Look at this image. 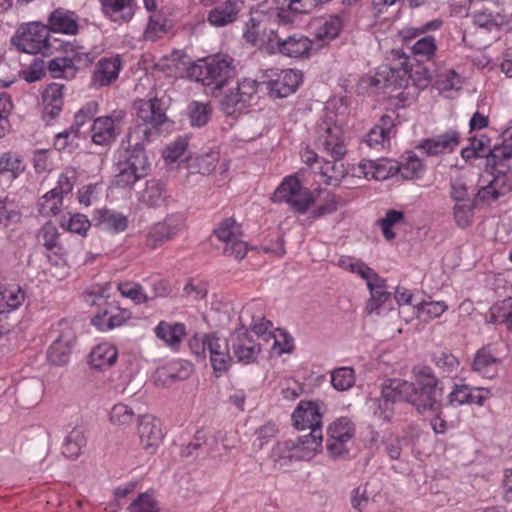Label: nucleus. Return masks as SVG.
Returning a JSON list of instances; mask_svg holds the SVG:
<instances>
[{
	"instance_id": "1",
	"label": "nucleus",
	"mask_w": 512,
	"mask_h": 512,
	"mask_svg": "<svg viewBox=\"0 0 512 512\" xmlns=\"http://www.w3.org/2000/svg\"><path fill=\"white\" fill-rule=\"evenodd\" d=\"M135 109L143 124L127 134L128 148L124 159L117 163V173L113 179V185L122 189L133 188L138 180L148 175L150 164L143 145L150 135L147 125L158 128L167 121L165 102L160 98L139 100L135 103Z\"/></svg>"
},
{
	"instance_id": "2",
	"label": "nucleus",
	"mask_w": 512,
	"mask_h": 512,
	"mask_svg": "<svg viewBox=\"0 0 512 512\" xmlns=\"http://www.w3.org/2000/svg\"><path fill=\"white\" fill-rule=\"evenodd\" d=\"M414 380L404 381L391 379L383 385L381 397L383 398L384 411L379 417L389 420L391 417L390 405L397 401H404L413 405L423 414L437 412L442 406L443 386L429 366H416L413 368Z\"/></svg>"
},
{
	"instance_id": "3",
	"label": "nucleus",
	"mask_w": 512,
	"mask_h": 512,
	"mask_svg": "<svg viewBox=\"0 0 512 512\" xmlns=\"http://www.w3.org/2000/svg\"><path fill=\"white\" fill-rule=\"evenodd\" d=\"M492 180L481 187L476 201L492 202L512 191V143L496 144L489 150Z\"/></svg>"
},
{
	"instance_id": "4",
	"label": "nucleus",
	"mask_w": 512,
	"mask_h": 512,
	"mask_svg": "<svg viewBox=\"0 0 512 512\" xmlns=\"http://www.w3.org/2000/svg\"><path fill=\"white\" fill-rule=\"evenodd\" d=\"M234 59L228 55H214L191 66L189 74L213 93L221 91L236 76Z\"/></svg>"
},
{
	"instance_id": "5",
	"label": "nucleus",
	"mask_w": 512,
	"mask_h": 512,
	"mask_svg": "<svg viewBox=\"0 0 512 512\" xmlns=\"http://www.w3.org/2000/svg\"><path fill=\"white\" fill-rule=\"evenodd\" d=\"M265 50L269 54H280L286 57L303 59L311 54L313 42L300 33L283 36L276 29L264 33Z\"/></svg>"
},
{
	"instance_id": "6",
	"label": "nucleus",
	"mask_w": 512,
	"mask_h": 512,
	"mask_svg": "<svg viewBox=\"0 0 512 512\" xmlns=\"http://www.w3.org/2000/svg\"><path fill=\"white\" fill-rule=\"evenodd\" d=\"M322 447L315 438L306 440L302 437L278 442L272 449L271 457L279 469H286L292 462L310 460Z\"/></svg>"
},
{
	"instance_id": "7",
	"label": "nucleus",
	"mask_w": 512,
	"mask_h": 512,
	"mask_svg": "<svg viewBox=\"0 0 512 512\" xmlns=\"http://www.w3.org/2000/svg\"><path fill=\"white\" fill-rule=\"evenodd\" d=\"M259 82L243 78L220 101V110L228 117H237L247 111L257 99Z\"/></svg>"
},
{
	"instance_id": "8",
	"label": "nucleus",
	"mask_w": 512,
	"mask_h": 512,
	"mask_svg": "<svg viewBox=\"0 0 512 512\" xmlns=\"http://www.w3.org/2000/svg\"><path fill=\"white\" fill-rule=\"evenodd\" d=\"M324 403L322 401H305L302 400L298 403L294 412L292 413L293 425L298 430H307L308 434L302 435L301 437L310 440L312 437L319 442V446L322 447L323 432H322V408Z\"/></svg>"
},
{
	"instance_id": "9",
	"label": "nucleus",
	"mask_w": 512,
	"mask_h": 512,
	"mask_svg": "<svg viewBox=\"0 0 512 512\" xmlns=\"http://www.w3.org/2000/svg\"><path fill=\"white\" fill-rule=\"evenodd\" d=\"M273 202H286L290 208L299 214H304L314 204L312 192L303 187L297 176H287L273 193Z\"/></svg>"
},
{
	"instance_id": "10",
	"label": "nucleus",
	"mask_w": 512,
	"mask_h": 512,
	"mask_svg": "<svg viewBox=\"0 0 512 512\" xmlns=\"http://www.w3.org/2000/svg\"><path fill=\"white\" fill-rule=\"evenodd\" d=\"M244 314L249 316L250 312L245 308L240 312V327L234 330L229 341L231 342L233 354L237 361L244 365H249L258 362L259 355L262 352V344L246 329L243 318Z\"/></svg>"
},
{
	"instance_id": "11",
	"label": "nucleus",
	"mask_w": 512,
	"mask_h": 512,
	"mask_svg": "<svg viewBox=\"0 0 512 512\" xmlns=\"http://www.w3.org/2000/svg\"><path fill=\"white\" fill-rule=\"evenodd\" d=\"M316 145L334 160H342L346 154L343 131L332 115L326 114L316 128Z\"/></svg>"
},
{
	"instance_id": "12",
	"label": "nucleus",
	"mask_w": 512,
	"mask_h": 512,
	"mask_svg": "<svg viewBox=\"0 0 512 512\" xmlns=\"http://www.w3.org/2000/svg\"><path fill=\"white\" fill-rule=\"evenodd\" d=\"M12 43L19 51L27 54H47L52 47L49 42V29L39 23H29L22 27L16 36L12 38Z\"/></svg>"
},
{
	"instance_id": "13",
	"label": "nucleus",
	"mask_w": 512,
	"mask_h": 512,
	"mask_svg": "<svg viewBox=\"0 0 512 512\" xmlns=\"http://www.w3.org/2000/svg\"><path fill=\"white\" fill-rule=\"evenodd\" d=\"M217 239L224 243L223 254L226 257L242 260L247 253V244L243 241L242 230L234 218L223 219L213 230Z\"/></svg>"
},
{
	"instance_id": "14",
	"label": "nucleus",
	"mask_w": 512,
	"mask_h": 512,
	"mask_svg": "<svg viewBox=\"0 0 512 512\" xmlns=\"http://www.w3.org/2000/svg\"><path fill=\"white\" fill-rule=\"evenodd\" d=\"M354 424L349 418L341 417L335 420L327 429L326 448L330 457L343 458L349 449L347 443L354 437Z\"/></svg>"
},
{
	"instance_id": "15",
	"label": "nucleus",
	"mask_w": 512,
	"mask_h": 512,
	"mask_svg": "<svg viewBox=\"0 0 512 512\" xmlns=\"http://www.w3.org/2000/svg\"><path fill=\"white\" fill-rule=\"evenodd\" d=\"M203 351L209 352L210 362L216 376L227 372L232 363L229 352V341L218 337L215 333L206 334L202 340Z\"/></svg>"
},
{
	"instance_id": "16",
	"label": "nucleus",
	"mask_w": 512,
	"mask_h": 512,
	"mask_svg": "<svg viewBox=\"0 0 512 512\" xmlns=\"http://www.w3.org/2000/svg\"><path fill=\"white\" fill-rule=\"evenodd\" d=\"M410 82L409 62L407 59L399 68L384 66L377 72L372 80V85L384 90L394 92L406 88Z\"/></svg>"
},
{
	"instance_id": "17",
	"label": "nucleus",
	"mask_w": 512,
	"mask_h": 512,
	"mask_svg": "<svg viewBox=\"0 0 512 512\" xmlns=\"http://www.w3.org/2000/svg\"><path fill=\"white\" fill-rule=\"evenodd\" d=\"M38 242L46 249L48 260L54 265L65 262L67 249L60 241V233L57 227L51 223H45L37 233Z\"/></svg>"
},
{
	"instance_id": "18",
	"label": "nucleus",
	"mask_w": 512,
	"mask_h": 512,
	"mask_svg": "<svg viewBox=\"0 0 512 512\" xmlns=\"http://www.w3.org/2000/svg\"><path fill=\"white\" fill-rule=\"evenodd\" d=\"M123 62L119 55L101 58L95 65L90 87L100 89L113 84L119 77Z\"/></svg>"
},
{
	"instance_id": "19",
	"label": "nucleus",
	"mask_w": 512,
	"mask_h": 512,
	"mask_svg": "<svg viewBox=\"0 0 512 512\" xmlns=\"http://www.w3.org/2000/svg\"><path fill=\"white\" fill-rule=\"evenodd\" d=\"M124 112H114L112 116L98 117L91 125V138L97 145H108L119 134V125L124 118Z\"/></svg>"
},
{
	"instance_id": "20",
	"label": "nucleus",
	"mask_w": 512,
	"mask_h": 512,
	"mask_svg": "<svg viewBox=\"0 0 512 512\" xmlns=\"http://www.w3.org/2000/svg\"><path fill=\"white\" fill-rule=\"evenodd\" d=\"M302 81V74L293 69L282 70L274 79L263 82L270 97L281 99L294 93Z\"/></svg>"
},
{
	"instance_id": "21",
	"label": "nucleus",
	"mask_w": 512,
	"mask_h": 512,
	"mask_svg": "<svg viewBox=\"0 0 512 512\" xmlns=\"http://www.w3.org/2000/svg\"><path fill=\"white\" fill-rule=\"evenodd\" d=\"M506 17L504 8L493 2H488L472 12L474 24L490 31L494 29L506 31Z\"/></svg>"
},
{
	"instance_id": "22",
	"label": "nucleus",
	"mask_w": 512,
	"mask_h": 512,
	"mask_svg": "<svg viewBox=\"0 0 512 512\" xmlns=\"http://www.w3.org/2000/svg\"><path fill=\"white\" fill-rule=\"evenodd\" d=\"M460 145V133L457 130L450 129L442 134L421 141L418 146L428 156H438L452 153Z\"/></svg>"
},
{
	"instance_id": "23",
	"label": "nucleus",
	"mask_w": 512,
	"mask_h": 512,
	"mask_svg": "<svg viewBox=\"0 0 512 512\" xmlns=\"http://www.w3.org/2000/svg\"><path fill=\"white\" fill-rule=\"evenodd\" d=\"M138 434L143 449L153 454L163 439V432L159 420L146 414L139 417Z\"/></svg>"
},
{
	"instance_id": "24",
	"label": "nucleus",
	"mask_w": 512,
	"mask_h": 512,
	"mask_svg": "<svg viewBox=\"0 0 512 512\" xmlns=\"http://www.w3.org/2000/svg\"><path fill=\"white\" fill-rule=\"evenodd\" d=\"M240 10L238 0H226L208 13L207 20L214 27H224L237 20Z\"/></svg>"
},
{
	"instance_id": "25",
	"label": "nucleus",
	"mask_w": 512,
	"mask_h": 512,
	"mask_svg": "<svg viewBox=\"0 0 512 512\" xmlns=\"http://www.w3.org/2000/svg\"><path fill=\"white\" fill-rule=\"evenodd\" d=\"M500 364L501 360L492 353L491 346L487 345L476 352L472 368L483 377L491 379L497 374Z\"/></svg>"
},
{
	"instance_id": "26",
	"label": "nucleus",
	"mask_w": 512,
	"mask_h": 512,
	"mask_svg": "<svg viewBox=\"0 0 512 512\" xmlns=\"http://www.w3.org/2000/svg\"><path fill=\"white\" fill-rule=\"evenodd\" d=\"M482 388H471L468 385H455L448 395V404L459 406L463 404H477L483 406L487 396L482 394Z\"/></svg>"
},
{
	"instance_id": "27",
	"label": "nucleus",
	"mask_w": 512,
	"mask_h": 512,
	"mask_svg": "<svg viewBox=\"0 0 512 512\" xmlns=\"http://www.w3.org/2000/svg\"><path fill=\"white\" fill-rule=\"evenodd\" d=\"M358 169L365 178H373L375 180H385L398 174L397 163L387 160L362 161L360 162Z\"/></svg>"
},
{
	"instance_id": "28",
	"label": "nucleus",
	"mask_w": 512,
	"mask_h": 512,
	"mask_svg": "<svg viewBox=\"0 0 512 512\" xmlns=\"http://www.w3.org/2000/svg\"><path fill=\"white\" fill-rule=\"evenodd\" d=\"M65 86L59 83L49 84L43 92L44 117L55 119L63 107V90Z\"/></svg>"
},
{
	"instance_id": "29",
	"label": "nucleus",
	"mask_w": 512,
	"mask_h": 512,
	"mask_svg": "<svg viewBox=\"0 0 512 512\" xmlns=\"http://www.w3.org/2000/svg\"><path fill=\"white\" fill-rule=\"evenodd\" d=\"M49 26L52 32L63 34H76L78 31L77 16L64 9H56L49 17Z\"/></svg>"
},
{
	"instance_id": "30",
	"label": "nucleus",
	"mask_w": 512,
	"mask_h": 512,
	"mask_svg": "<svg viewBox=\"0 0 512 512\" xmlns=\"http://www.w3.org/2000/svg\"><path fill=\"white\" fill-rule=\"evenodd\" d=\"M74 340L72 334L60 335L49 347L47 358L53 365L61 366L68 362L71 352V344Z\"/></svg>"
},
{
	"instance_id": "31",
	"label": "nucleus",
	"mask_w": 512,
	"mask_h": 512,
	"mask_svg": "<svg viewBox=\"0 0 512 512\" xmlns=\"http://www.w3.org/2000/svg\"><path fill=\"white\" fill-rule=\"evenodd\" d=\"M103 12L112 21L128 22L133 14L132 0H99Z\"/></svg>"
},
{
	"instance_id": "32",
	"label": "nucleus",
	"mask_w": 512,
	"mask_h": 512,
	"mask_svg": "<svg viewBox=\"0 0 512 512\" xmlns=\"http://www.w3.org/2000/svg\"><path fill=\"white\" fill-rule=\"evenodd\" d=\"M140 203L149 208H159L166 202L165 184L160 180H149L139 197Z\"/></svg>"
},
{
	"instance_id": "33",
	"label": "nucleus",
	"mask_w": 512,
	"mask_h": 512,
	"mask_svg": "<svg viewBox=\"0 0 512 512\" xmlns=\"http://www.w3.org/2000/svg\"><path fill=\"white\" fill-rule=\"evenodd\" d=\"M117 349L109 343L97 345L89 354V363L95 369L111 367L117 361Z\"/></svg>"
},
{
	"instance_id": "34",
	"label": "nucleus",
	"mask_w": 512,
	"mask_h": 512,
	"mask_svg": "<svg viewBox=\"0 0 512 512\" xmlns=\"http://www.w3.org/2000/svg\"><path fill=\"white\" fill-rule=\"evenodd\" d=\"M130 318V312L126 309L114 307L111 310H104L96 314L92 319V324L100 329H112L121 326Z\"/></svg>"
},
{
	"instance_id": "35",
	"label": "nucleus",
	"mask_w": 512,
	"mask_h": 512,
	"mask_svg": "<svg viewBox=\"0 0 512 512\" xmlns=\"http://www.w3.org/2000/svg\"><path fill=\"white\" fill-rule=\"evenodd\" d=\"M395 128L394 120L389 115H383L378 124H376L366 136V142L370 147L382 145L388 141Z\"/></svg>"
},
{
	"instance_id": "36",
	"label": "nucleus",
	"mask_w": 512,
	"mask_h": 512,
	"mask_svg": "<svg viewBox=\"0 0 512 512\" xmlns=\"http://www.w3.org/2000/svg\"><path fill=\"white\" fill-rule=\"evenodd\" d=\"M219 158L220 156L217 151H209L194 157L189 156L187 158L188 167L193 173L207 175L215 170L217 163L219 162Z\"/></svg>"
},
{
	"instance_id": "37",
	"label": "nucleus",
	"mask_w": 512,
	"mask_h": 512,
	"mask_svg": "<svg viewBox=\"0 0 512 512\" xmlns=\"http://www.w3.org/2000/svg\"><path fill=\"white\" fill-rule=\"evenodd\" d=\"M156 336L167 345L174 347L178 345L186 335L185 326L181 323L168 324L161 321L155 328Z\"/></svg>"
},
{
	"instance_id": "38",
	"label": "nucleus",
	"mask_w": 512,
	"mask_h": 512,
	"mask_svg": "<svg viewBox=\"0 0 512 512\" xmlns=\"http://www.w3.org/2000/svg\"><path fill=\"white\" fill-rule=\"evenodd\" d=\"M26 169L21 155L14 152H5L0 156V175H7L10 179L18 178Z\"/></svg>"
},
{
	"instance_id": "39",
	"label": "nucleus",
	"mask_w": 512,
	"mask_h": 512,
	"mask_svg": "<svg viewBox=\"0 0 512 512\" xmlns=\"http://www.w3.org/2000/svg\"><path fill=\"white\" fill-rule=\"evenodd\" d=\"M192 371L191 366H181L176 369L172 366L162 367L156 370L154 374L155 384L158 386H167L176 381H182L189 377Z\"/></svg>"
},
{
	"instance_id": "40",
	"label": "nucleus",
	"mask_w": 512,
	"mask_h": 512,
	"mask_svg": "<svg viewBox=\"0 0 512 512\" xmlns=\"http://www.w3.org/2000/svg\"><path fill=\"white\" fill-rule=\"evenodd\" d=\"M86 444L85 432L80 428H74L65 438L62 453L67 458L76 459L82 453Z\"/></svg>"
},
{
	"instance_id": "41",
	"label": "nucleus",
	"mask_w": 512,
	"mask_h": 512,
	"mask_svg": "<svg viewBox=\"0 0 512 512\" xmlns=\"http://www.w3.org/2000/svg\"><path fill=\"white\" fill-rule=\"evenodd\" d=\"M24 299L25 293L20 287H0V315L17 309Z\"/></svg>"
},
{
	"instance_id": "42",
	"label": "nucleus",
	"mask_w": 512,
	"mask_h": 512,
	"mask_svg": "<svg viewBox=\"0 0 512 512\" xmlns=\"http://www.w3.org/2000/svg\"><path fill=\"white\" fill-rule=\"evenodd\" d=\"M97 219L99 224L114 233L123 232L128 227L127 217L116 211L108 209L100 210Z\"/></svg>"
},
{
	"instance_id": "43",
	"label": "nucleus",
	"mask_w": 512,
	"mask_h": 512,
	"mask_svg": "<svg viewBox=\"0 0 512 512\" xmlns=\"http://www.w3.org/2000/svg\"><path fill=\"white\" fill-rule=\"evenodd\" d=\"M488 141L485 136L479 139L476 137L470 138V144L461 150V157L466 161L486 157L487 165H489V150H493V148L487 146L486 142Z\"/></svg>"
},
{
	"instance_id": "44",
	"label": "nucleus",
	"mask_w": 512,
	"mask_h": 512,
	"mask_svg": "<svg viewBox=\"0 0 512 512\" xmlns=\"http://www.w3.org/2000/svg\"><path fill=\"white\" fill-rule=\"evenodd\" d=\"M55 191L56 190H50L39 199L37 206L40 215L51 217L60 213L63 198Z\"/></svg>"
},
{
	"instance_id": "45",
	"label": "nucleus",
	"mask_w": 512,
	"mask_h": 512,
	"mask_svg": "<svg viewBox=\"0 0 512 512\" xmlns=\"http://www.w3.org/2000/svg\"><path fill=\"white\" fill-rule=\"evenodd\" d=\"M47 70L53 78H64L67 80L74 79L77 75L75 67L71 60L63 57H55L47 64Z\"/></svg>"
},
{
	"instance_id": "46",
	"label": "nucleus",
	"mask_w": 512,
	"mask_h": 512,
	"mask_svg": "<svg viewBox=\"0 0 512 512\" xmlns=\"http://www.w3.org/2000/svg\"><path fill=\"white\" fill-rule=\"evenodd\" d=\"M337 161L334 159L333 161L325 160L319 169V173L325 178L324 183L326 185L338 187L346 175L344 165L337 164Z\"/></svg>"
},
{
	"instance_id": "47",
	"label": "nucleus",
	"mask_w": 512,
	"mask_h": 512,
	"mask_svg": "<svg viewBox=\"0 0 512 512\" xmlns=\"http://www.w3.org/2000/svg\"><path fill=\"white\" fill-rule=\"evenodd\" d=\"M212 108L209 103L192 101L188 106L190 124L193 127L205 126L211 117Z\"/></svg>"
},
{
	"instance_id": "48",
	"label": "nucleus",
	"mask_w": 512,
	"mask_h": 512,
	"mask_svg": "<svg viewBox=\"0 0 512 512\" xmlns=\"http://www.w3.org/2000/svg\"><path fill=\"white\" fill-rule=\"evenodd\" d=\"M271 28L263 27L261 20L251 17L246 23L245 30L243 32V38L247 43L252 45H261L265 48L263 41L264 33H269Z\"/></svg>"
},
{
	"instance_id": "49",
	"label": "nucleus",
	"mask_w": 512,
	"mask_h": 512,
	"mask_svg": "<svg viewBox=\"0 0 512 512\" xmlns=\"http://www.w3.org/2000/svg\"><path fill=\"white\" fill-rule=\"evenodd\" d=\"M355 371L352 367H338L331 372V384L338 391H346L355 384Z\"/></svg>"
},
{
	"instance_id": "50",
	"label": "nucleus",
	"mask_w": 512,
	"mask_h": 512,
	"mask_svg": "<svg viewBox=\"0 0 512 512\" xmlns=\"http://www.w3.org/2000/svg\"><path fill=\"white\" fill-rule=\"evenodd\" d=\"M204 445L209 447L208 455L212 456L213 446L217 445V440L214 438L208 441L206 434L202 430H199L195 433L193 441L181 450V456L185 458L197 457L198 450Z\"/></svg>"
},
{
	"instance_id": "51",
	"label": "nucleus",
	"mask_w": 512,
	"mask_h": 512,
	"mask_svg": "<svg viewBox=\"0 0 512 512\" xmlns=\"http://www.w3.org/2000/svg\"><path fill=\"white\" fill-rule=\"evenodd\" d=\"M404 219L405 215L402 211L390 209L386 212L385 217L377 221V225L381 228L384 238L390 241L396 236L392 231V228L397 224L404 222Z\"/></svg>"
},
{
	"instance_id": "52",
	"label": "nucleus",
	"mask_w": 512,
	"mask_h": 512,
	"mask_svg": "<svg viewBox=\"0 0 512 512\" xmlns=\"http://www.w3.org/2000/svg\"><path fill=\"white\" fill-rule=\"evenodd\" d=\"M437 50L435 38L431 35H425L418 39L412 46L414 56L418 60H430Z\"/></svg>"
},
{
	"instance_id": "53",
	"label": "nucleus",
	"mask_w": 512,
	"mask_h": 512,
	"mask_svg": "<svg viewBox=\"0 0 512 512\" xmlns=\"http://www.w3.org/2000/svg\"><path fill=\"white\" fill-rule=\"evenodd\" d=\"M397 170L398 174H400L403 179L411 180L418 178L422 174L424 164L417 156L412 155L409 156L401 165L397 163Z\"/></svg>"
},
{
	"instance_id": "54",
	"label": "nucleus",
	"mask_w": 512,
	"mask_h": 512,
	"mask_svg": "<svg viewBox=\"0 0 512 512\" xmlns=\"http://www.w3.org/2000/svg\"><path fill=\"white\" fill-rule=\"evenodd\" d=\"M268 337L273 340L272 350L277 355L290 353L293 350V338L283 329H276L269 332Z\"/></svg>"
},
{
	"instance_id": "55",
	"label": "nucleus",
	"mask_w": 512,
	"mask_h": 512,
	"mask_svg": "<svg viewBox=\"0 0 512 512\" xmlns=\"http://www.w3.org/2000/svg\"><path fill=\"white\" fill-rule=\"evenodd\" d=\"M129 512H159V504L150 492H144L128 506Z\"/></svg>"
},
{
	"instance_id": "56",
	"label": "nucleus",
	"mask_w": 512,
	"mask_h": 512,
	"mask_svg": "<svg viewBox=\"0 0 512 512\" xmlns=\"http://www.w3.org/2000/svg\"><path fill=\"white\" fill-rule=\"evenodd\" d=\"M118 290L122 296L127 297L134 301L136 304H143L149 301L148 294L143 290V287L134 282H123L118 284Z\"/></svg>"
},
{
	"instance_id": "57",
	"label": "nucleus",
	"mask_w": 512,
	"mask_h": 512,
	"mask_svg": "<svg viewBox=\"0 0 512 512\" xmlns=\"http://www.w3.org/2000/svg\"><path fill=\"white\" fill-rule=\"evenodd\" d=\"M135 413L126 404L117 403L110 411V421L116 426H128L133 422Z\"/></svg>"
},
{
	"instance_id": "58",
	"label": "nucleus",
	"mask_w": 512,
	"mask_h": 512,
	"mask_svg": "<svg viewBox=\"0 0 512 512\" xmlns=\"http://www.w3.org/2000/svg\"><path fill=\"white\" fill-rule=\"evenodd\" d=\"M373 285V281H369L367 283V287L371 293V298L367 302L366 310L369 314L373 312L379 314V309L382 307V305L391 299V293L386 290H377Z\"/></svg>"
},
{
	"instance_id": "59",
	"label": "nucleus",
	"mask_w": 512,
	"mask_h": 512,
	"mask_svg": "<svg viewBox=\"0 0 512 512\" xmlns=\"http://www.w3.org/2000/svg\"><path fill=\"white\" fill-rule=\"evenodd\" d=\"M98 112V103L96 101H90L86 103L74 117L73 126L75 130L81 132V129L91 121L94 122V117Z\"/></svg>"
},
{
	"instance_id": "60",
	"label": "nucleus",
	"mask_w": 512,
	"mask_h": 512,
	"mask_svg": "<svg viewBox=\"0 0 512 512\" xmlns=\"http://www.w3.org/2000/svg\"><path fill=\"white\" fill-rule=\"evenodd\" d=\"M435 365L444 373H454L458 370L460 362L450 351H440L433 355Z\"/></svg>"
},
{
	"instance_id": "61",
	"label": "nucleus",
	"mask_w": 512,
	"mask_h": 512,
	"mask_svg": "<svg viewBox=\"0 0 512 512\" xmlns=\"http://www.w3.org/2000/svg\"><path fill=\"white\" fill-rule=\"evenodd\" d=\"M474 205L472 201L456 203L453 208L454 219L460 228L468 227L473 218Z\"/></svg>"
},
{
	"instance_id": "62",
	"label": "nucleus",
	"mask_w": 512,
	"mask_h": 512,
	"mask_svg": "<svg viewBox=\"0 0 512 512\" xmlns=\"http://www.w3.org/2000/svg\"><path fill=\"white\" fill-rule=\"evenodd\" d=\"M341 28L342 18L339 15H334L319 28L317 36L320 39L332 40L339 35Z\"/></svg>"
},
{
	"instance_id": "63",
	"label": "nucleus",
	"mask_w": 512,
	"mask_h": 512,
	"mask_svg": "<svg viewBox=\"0 0 512 512\" xmlns=\"http://www.w3.org/2000/svg\"><path fill=\"white\" fill-rule=\"evenodd\" d=\"M60 225L72 233L85 236L91 223L85 215L77 213L72 215L67 223L61 222Z\"/></svg>"
},
{
	"instance_id": "64",
	"label": "nucleus",
	"mask_w": 512,
	"mask_h": 512,
	"mask_svg": "<svg viewBox=\"0 0 512 512\" xmlns=\"http://www.w3.org/2000/svg\"><path fill=\"white\" fill-rule=\"evenodd\" d=\"M174 233L167 229L163 222L157 223L151 229L147 237V245L156 248L162 242L174 237Z\"/></svg>"
}]
</instances>
